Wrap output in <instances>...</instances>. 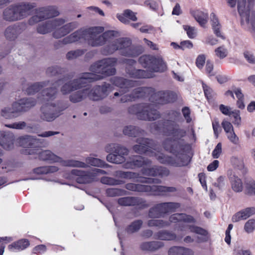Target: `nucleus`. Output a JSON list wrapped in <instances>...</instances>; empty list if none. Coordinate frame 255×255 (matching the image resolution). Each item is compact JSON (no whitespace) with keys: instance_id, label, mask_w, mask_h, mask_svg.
<instances>
[{"instance_id":"nucleus-21","label":"nucleus","mask_w":255,"mask_h":255,"mask_svg":"<svg viewBox=\"0 0 255 255\" xmlns=\"http://www.w3.org/2000/svg\"><path fill=\"white\" fill-rule=\"evenodd\" d=\"M86 85H84L80 89L73 90L68 93V94H70L69 96V100L71 103L73 104L78 103L84 101L87 98H89L88 94L89 92L88 91V89H87V87L83 88ZM61 93L64 95H68V94H64L62 92Z\"/></svg>"},{"instance_id":"nucleus-25","label":"nucleus","mask_w":255,"mask_h":255,"mask_svg":"<svg viewBox=\"0 0 255 255\" xmlns=\"http://www.w3.org/2000/svg\"><path fill=\"white\" fill-rule=\"evenodd\" d=\"M164 161H167L169 164L174 166H182L187 164L188 157L186 154L179 153L176 154L175 157H168L165 161H160L162 163H163Z\"/></svg>"},{"instance_id":"nucleus-5","label":"nucleus","mask_w":255,"mask_h":255,"mask_svg":"<svg viewBox=\"0 0 255 255\" xmlns=\"http://www.w3.org/2000/svg\"><path fill=\"white\" fill-rule=\"evenodd\" d=\"M36 6L35 3L27 2L12 4L3 11V19L8 21L22 20L31 14V10Z\"/></svg>"},{"instance_id":"nucleus-12","label":"nucleus","mask_w":255,"mask_h":255,"mask_svg":"<svg viewBox=\"0 0 255 255\" xmlns=\"http://www.w3.org/2000/svg\"><path fill=\"white\" fill-rule=\"evenodd\" d=\"M88 89L89 99L94 101H98L106 98L112 91V85L106 82L101 85H96L92 88Z\"/></svg>"},{"instance_id":"nucleus-6","label":"nucleus","mask_w":255,"mask_h":255,"mask_svg":"<svg viewBox=\"0 0 255 255\" xmlns=\"http://www.w3.org/2000/svg\"><path fill=\"white\" fill-rule=\"evenodd\" d=\"M129 114L134 115L139 120L154 121L160 118V114L154 106L148 103H140L131 105L128 108Z\"/></svg>"},{"instance_id":"nucleus-23","label":"nucleus","mask_w":255,"mask_h":255,"mask_svg":"<svg viewBox=\"0 0 255 255\" xmlns=\"http://www.w3.org/2000/svg\"><path fill=\"white\" fill-rule=\"evenodd\" d=\"M51 86L43 89L41 93L40 97L38 99L42 102H49L54 100L57 97L58 93L57 88L54 86V83L50 84Z\"/></svg>"},{"instance_id":"nucleus-37","label":"nucleus","mask_w":255,"mask_h":255,"mask_svg":"<svg viewBox=\"0 0 255 255\" xmlns=\"http://www.w3.org/2000/svg\"><path fill=\"white\" fill-rule=\"evenodd\" d=\"M14 136L12 133L4 134L1 138V146L6 150H9L13 147Z\"/></svg>"},{"instance_id":"nucleus-53","label":"nucleus","mask_w":255,"mask_h":255,"mask_svg":"<svg viewBox=\"0 0 255 255\" xmlns=\"http://www.w3.org/2000/svg\"><path fill=\"white\" fill-rule=\"evenodd\" d=\"M84 50L77 49L68 52L66 54V58L68 60H73L82 56L85 53Z\"/></svg>"},{"instance_id":"nucleus-24","label":"nucleus","mask_w":255,"mask_h":255,"mask_svg":"<svg viewBox=\"0 0 255 255\" xmlns=\"http://www.w3.org/2000/svg\"><path fill=\"white\" fill-rule=\"evenodd\" d=\"M37 11L40 13L43 20L53 18L59 15L58 8L54 5H49L37 8Z\"/></svg>"},{"instance_id":"nucleus-36","label":"nucleus","mask_w":255,"mask_h":255,"mask_svg":"<svg viewBox=\"0 0 255 255\" xmlns=\"http://www.w3.org/2000/svg\"><path fill=\"white\" fill-rule=\"evenodd\" d=\"M49 81H45L34 83L27 88L26 92L28 95H33L39 91L41 88L49 86Z\"/></svg>"},{"instance_id":"nucleus-63","label":"nucleus","mask_w":255,"mask_h":255,"mask_svg":"<svg viewBox=\"0 0 255 255\" xmlns=\"http://www.w3.org/2000/svg\"><path fill=\"white\" fill-rule=\"evenodd\" d=\"M202 85L205 96L208 100L211 99L215 95V92L206 84L203 83Z\"/></svg>"},{"instance_id":"nucleus-8","label":"nucleus","mask_w":255,"mask_h":255,"mask_svg":"<svg viewBox=\"0 0 255 255\" xmlns=\"http://www.w3.org/2000/svg\"><path fill=\"white\" fill-rule=\"evenodd\" d=\"M104 28L102 26H94L88 28H81L75 31L77 32L76 41L83 39L88 45L92 47H98L104 45L102 33Z\"/></svg>"},{"instance_id":"nucleus-44","label":"nucleus","mask_w":255,"mask_h":255,"mask_svg":"<svg viewBox=\"0 0 255 255\" xmlns=\"http://www.w3.org/2000/svg\"><path fill=\"white\" fill-rule=\"evenodd\" d=\"M65 69L55 65L48 67L46 69V74L49 77H54L62 75L65 73Z\"/></svg>"},{"instance_id":"nucleus-33","label":"nucleus","mask_w":255,"mask_h":255,"mask_svg":"<svg viewBox=\"0 0 255 255\" xmlns=\"http://www.w3.org/2000/svg\"><path fill=\"white\" fill-rule=\"evenodd\" d=\"M123 132L126 135L130 137H136L143 135L144 131L138 127L129 125L124 128Z\"/></svg>"},{"instance_id":"nucleus-56","label":"nucleus","mask_w":255,"mask_h":255,"mask_svg":"<svg viewBox=\"0 0 255 255\" xmlns=\"http://www.w3.org/2000/svg\"><path fill=\"white\" fill-rule=\"evenodd\" d=\"M67 34L68 33L63 26L60 28L56 29V30L52 33L53 37L56 39L60 38Z\"/></svg>"},{"instance_id":"nucleus-40","label":"nucleus","mask_w":255,"mask_h":255,"mask_svg":"<svg viewBox=\"0 0 255 255\" xmlns=\"http://www.w3.org/2000/svg\"><path fill=\"white\" fill-rule=\"evenodd\" d=\"M130 163L131 166L135 167H141L143 166L150 165L151 164V161L142 156H137L130 162Z\"/></svg>"},{"instance_id":"nucleus-64","label":"nucleus","mask_w":255,"mask_h":255,"mask_svg":"<svg viewBox=\"0 0 255 255\" xmlns=\"http://www.w3.org/2000/svg\"><path fill=\"white\" fill-rule=\"evenodd\" d=\"M225 184V177L222 176H220L218 177L217 181L213 183V185L220 190H222L223 189Z\"/></svg>"},{"instance_id":"nucleus-57","label":"nucleus","mask_w":255,"mask_h":255,"mask_svg":"<svg viewBox=\"0 0 255 255\" xmlns=\"http://www.w3.org/2000/svg\"><path fill=\"white\" fill-rule=\"evenodd\" d=\"M5 127L16 129H22L26 126L25 122L21 121L17 123H13L11 124H5Z\"/></svg>"},{"instance_id":"nucleus-39","label":"nucleus","mask_w":255,"mask_h":255,"mask_svg":"<svg viewBox=\"0 0 255 255\" xmlns=\"http://www.w3.org/2000/svg\"><path fill=\"white\" fill-rule=\"evenodd\" d=\"M85 164L87 165L85 168L88 167L87 164H90L92 166H98L103 168H108L111 166L109 164L106 163L104 160L93 157H87L85 159ZM84 163H85V162Z\"/></svg>"},{"instance_id":"nucleus-18","label":"nucleus","mask_w":255,"mask_h":255,"mask_svg":"<svg viewBox=\"0 0 255 255\" xmlns=\"http://www.w3.org/2000/svg\"><path fill=\"white\" fill-rule=\"evenodd\" d=\"M119 205L124 206H138L140 208H145L149 206L146 201L140 197H125L120 198L118 200Z\"/></svg>"},{"instance_id":"nucleus-59","label":"nucleus","mask_w":255,"mask_h":255,"mask_svg":"<svg viewBox=\"0 0 255 255\" xmlns=\"http://www.w3.org/2000/svg\"><path fill=\"white\" fill-rule=\"evenodd\" d=\"M244 229L248 233L253 232L255 229V220L250 219L248 220L245 225Z\"/></svg>"},{"instance_id":"nucleus-16","label":"nucleus","mask_w":255,"mask_h":255,"mask_svg":"<svg viewBox=\"0 0 255 255\" xmlns=\"http://www.w3.org/2000/svg\"><path fill=\"white\" fill-rule=\"evenodd\" d=\"M65 22L66 20L64 19L61 18L47 20L38 24L36 27V31L40 34H46L62 25Z\"/></svg>"},{"instance_id":"nucleus-17","label":"nucleus","mask_w":255,"mask_h":255,"mask_svg":"<svg viewBox=\"0 0 255 255\" xmlns=\"http://www.w3.org/2000/svg\"><path fill=\"white\" fill-rule=\"evenodd\" d=\"M136 144L132 146L133 150L136 153L142 154L147 152L155 146L154 141L148 138L139 137L136 140Z\"/></svg>"},{"instance_id":"nucleus-10","label":"nucleus","mask_w":255,"mask_h":255,"mask_svg":"<svg viewBox=\"0 0 255 255\" xmlns=\"http://www.w3.org/2000/svg\"><path fill=\"white\" fill-rule=\"evenodd\" d=\"M39 157L42 160L59 162L64 166L76 167H86L87 166L86 164L83 162L78 160L73 159L63 160L61 157L57 156L49 150H43L39 152Z\"/></svg>"},{"instance_id":"nucleus-48","label":"nucleus","mask_w":255,"mask_h":255,"mask_svg":"<svg viewBox=\"0 0 255 255\" xmlns=\"http://www.w3.org/2000/svg\"><path fill=\"white\" fill-rule=\"evenodd\" d=\"M118 36V32L114 30H108L103 33H102V37H103L104 44L107 42L113 40L115 37Z\"/></svg>"},{"instance_id":"nucleus-46","label":"nucleus","mask_w":255,"mask_h":255,"mask_svg":"<svg viewBox=\"0 0 255 255\" xmlns=\"http://www.w3.org/2000/svg\"><path fill=\"white\" fill-rule=\"evenodd\" d=\"M29 245V241L26 239L19 240L8 246L10 249H14L17 250H22L27 248Z\"/></svg>"},{"instance_id":"nucleus-55","label":"nucleus","mask_w":255,"mask_h":255,"mask_svg":"<svg viewBox=\"0 0 255 255\" xmlns=\"http://www.w3.org/2000/svg\"><path fill=\"white\" fill-rule=\"evenodd\" d=\"M35 12L36 14L30 17L28 20L27 23L30 25H33L36 23L43 20L40 14L37 12V8L35 9Z\"/></svg>"},{"instance_id":"nucleus-54","label":"nucleus","mask_w":255,"mask_h":255,"mask_svg":"<svg viewBox=\"0 0 255 255\" xmlns=\"http://www.w3.org/2000/svg\"><path fill=\"white\" fill-rule=\"evenodd\" d=\"M246 193L255 196V181L253 180L248 181L246 183Z\"/></svg>"},{"instance_id":"nucleus-35","label":"nucleus","mask_w":255,"mask_h":255,"mask_svg":"<svg viewBox=\"0 0 255 255\" xmlns=\"http://www.w3.org/2000/svg\"><path fill=\"white\" fill-rule=\"evenodd\" d=\"M168 254V255H194V252L188 248L174 246L169 249Z\"/></svg>"},{"instance_id":"nucleus-13","label":"nucleus","mask_w":255,"mask_h":255,"mask_svg":"<svg viewBox=\"0 0 255 255\" xmlns=\"http://www.w3.org/2000/svg\"><path fill=\"white\" fill-rule=\"evenodd\" d=\"M71 174L77 176L75 180L78 183L87 184L91 183L95 180L96 174H106L107 172L100 169H95L93 171L73 169L71 170Z\"/></svg>"},{"instance_id":"nucleus-38","label":"nucleus","mask_w":255,"mask_h":255,"mask_svg":"<svg viewBox=\"0 0 255 255\" xmlns=\"http://www.w3.org/2000/svg\"><path fill=\"white\" fill-rule=\"evenodd\" d=\"M77 32H73L65 37L61 40H59L54 44L55 48L58 49L62 45L76 42Z\"/></svg>"},{"instance_id":"nucleus-11","label":"nucleus","mask_w":255,"mask_h":255,"mask_svg":"<svg viewBox=\"0 0 255 255\" xmlns=\"http://www.w3.org/2000/svg\"><path fill=\"white\" fill-rule=\"evenodd\" d=\"M180 207V204L175 202H165L155 205L150 208L148 217L150 218H159L170 212H174Z\"/></svg>"},{"instance_id":"nucleus-43","label":"nucleus","mask_w":255,"mask_h":255,"mask_svg":"<svg viewBox=\"0 0 255 255\" xmlns=\"http://www.w3.org/2000/svg\"><path fill=\"white\" fill-rule=\"evenodd\" d=\"M232 189L236 192L242 191L243 189V183L241 179L233 175L230 177Z\"/></svg>"},{"instance_id":"nucleus-58","label":"nucleus","mask_w":255,"mask_h":255,"mask_svg":"<svg viewBox=\"0 0 255 255\" xmlns=\"http://www.w3.org/2000/svg\"><path fill=\"white\" fill-rule=\"evenodd\" d=\"M216 55L220 59L226 57L228 55V50L223 46L218 47L215 50Z\"/></svg>"},{"instance_id":"nucleus-27","label":"nucleus","mask_w":255,"mask_h":255,"mask_svg":"<svg viewBox=\"0 0 255 255\" xmlns=\"http://www.w3.org/2000/svg\"><path fill=\"white\" fill-rule=\"evenodd\" d=\"M255 214V207H248L241 210L233 216L232 221L237 222L244 220Z\"/></svg>"},{"instance_id":"nucleus-47","label":"nucleus","mask_w":255,"mask_h":255,"mask_svg":"<svg viewBox=\"0 0 255 255\" xmlns=\"http://www.w3.org/2000/svg\"><path fill=\"white\" fill-rule=\"evenodd\" d=\"M21 105L23 107L24 111H27L36 104V101L33 98H25L20 100Z\"/></svg>"},{"instance_id":"nucleus-19","label":"nucleus","mask_w":255,"mask_h":255,"mask_svg":"<svg viewBox=\"0 0 255 255\" xmlns=\"http://www.w3.org/2000/svg\"><path fill=\"white\" fill-rule=\"evenodd\" d=\"M26 28V23L24 22L8 26L5 30L4 35L6 38L9 40H14L18 35L21 33Z\"/></svg>"},{"instance_id":"nucleus-22","label":"nucleus","mask_w":255,"mask_h":255,"mask_svg":"<svg viewBox=\"0 0 255 255\" xmlns=\"http://www.w3.org/2000/svg\"><path fill=\"white\" fill-rule=\"evenodd\" d=\"M142 174L148 176H159L161 177L167 176L169 171L166 167L153 166L150 168H142L141 169Z\"/></svg>"},{"instance_id":"nucleus-49","label":"nucleus","mask_w":255,"mask_h":255,"mask_svg":"<svg viewBox=\"0 0 255 255\" xmlns=\"http://www.w3.org/2000/svg\"><path fill=\"white\" fill-rule=\"evenodd\" d=\"M1 116L5 119H10L17 117V115H14V112L11 107H5L1 110Z\"/></svg>"},{"instance_id":"nucleus-42","label":"nucleus","mask_w":255,"mask_h":255,"mask_svg":"<svg viewBox=\"0 0 255 255\" xmlns=\"http://www.w3.org/2000/svg\"><path fill=\"white\" fill-rule=\"evenodd\" d=\"M193 16L199 24L204 27L207 23L208 19V14L201 11H194Z\"/></svg>"},{"instance_id":"nucleus-30","label":"nucleus","mask_w":255,"mask_h":255,"mask_svg":"<svg viewBox=\"0 0 255 255\" xmlns=\"http://www.w3.org/2000/svg\"><path fill=\"white\" fill-rule=\"evenodd\" d=\"M155 238L163 241H179L182 237L177 236L173 232L168 230H161L155 234Z\"/></svg>"},{"instance_id":"nucleus-51","label":"nucleus","mask_w":255,"mask_h":255,"mask_svg":"<svg viewBox=\"0 0 255 255\" xmlns=\"http://www.w3.org/2000/svg\"><path fill=\"white\" fill-rule=\"evenodd\" d=\"M101 182L105 184L110 185H117L123 183L122 181L117 180L112 177H103L101 179Z\"/></svg>"},{"instance_id":"nucleus-7","label":"nucleus","mask_w":255,"mask_h":255,"mask_svg":"<svg viewBox=\"0 0 255 255\" xmlns=\"http://www.w3.org/2000/svg\"><path fill=\"white\" fill-rule=\"evenodd\" d=\"M69 107L68 102L63 100L44 104L40 109L39 117L43 121L52 122L61 115L63 112Z\"/></svg>"},{"instance_id":"nucleus-29","label":"nucleus","mask_w":255,"mask_h":255,"mask_svg":"<svg viewBox=\"0 0 255 255\" xmlns=\"http://www.w3.org/2000/svg\"><path fill=\"white\" fill-rule=\"evenodd\" d=\"M164 246L163 242L161 241L144 242L140 244V249L143 251L155 252Z\"/></svg>"},{"instance_id":"nucleus-31","label":"nucleus","mask_w":255,"mask_h":255,"mask_svg":"<svg viewBox=\"0 0 255 255\" xmlns=\"http://www.w3.org/2000/svg\"><path fill=\"white\" fill-rule=\"evenodd\" d=\"M171 223H177L178 222H184L185 223H195V219L191 215L183 213H175L171 215L168 221Z\"/></svg>"},{"instance_id":"nucleus-26","label":"nucleus","mask_w":255,"mask_h":255,"mask_svg":"<svg viewBox=\"0 0 255 255\" xmlns=\"http://www.w3.org/2000/svg\"><path fill=\"white\" fill-rule=\"evenodd\" d=\"M111 82L114 85L120 87L122 90H127L132 88L136 83L135 81L119 77H114L111 79Z\"/></svg>"},{"instance_id":"nucleus-9","label":"nucleus","mask_w":255,"mask_h":255,"mask_svg":"<svg viewBox=\"0 0 255 255\" xmlns=\"http://www.w3.org/2000/svg\"><path fill=\"white\" fill-rule=\"evenodd\" d=\"M105 149L107 152L110 153L107 156V160L116 164L124 162L126 161L125 156L127 155L129 152L127 147L116 143L107 144Z\"/></svg>"},{"instance_id":"nucleus-52","label":"nucleus","mask_w":255,"mask_h":255,"mask_svg":"<svg viewBox=\"0 0 255 255\" xmlns=\"http://www.w3.org/2000/svg\"><path fill=\"white\" fill-rule=\"evenodd\" d=\"M246 0H238V10L241 15H248L249 8L246 6Z\"/></svg>"},{"instance_id":"nucleus-20","label":"nucleus","mask_w":255,"mask_h":255,"mask_svg":"<svg viewBox=\"0 0 255 255\" xmlns=\"http://www.w3.org/2000/svg\"><path fill=\"white\" fill-rule=\"evenodd\" d=\"M19 143L25 148H36L45 146L47 143L44 139L26 135L20 138Z\"/></svg>"},{"instance_id":"nucleus-45","label":"nucleus","mask_w":255,"mask_h":255,"mask_svg":"<svg viewBox=\"0 0 255 255\" xmlns=\"http://www.w3.org/2000/svg\"><path fill=\"white\" fill-rule=\"evenodd\" d=\"M143 222L141 220H137L132 222L126 228V231L128 234H132L136 232L141 228Z\"/></svg>"},{"instance_id":"nucleus-4","label":"nucleus","mask_w":255,"mask_h":255,"mask_svg":"<svg viewBox=\"0 0 255 255\" xmlns=\"http://www.w3.org/2000/svg\"><path fill=\"white\" fill-rule=\"evenodd\" d=\"M117 50L121 55L130 57H137L143 52L141 46L132 45L131 40L127 37L117 39L104 46L102 52L103 54L108 55L114 53Z\"/></svg>"},{"instance_id":"nucleus-1","label":"nucleus","mask_w":255,"mask_h":255,"mask_svg":"<svg viewBox=\"0 0 255 255\" xmlns=\"http://www.w3.org/2000/svg\"><path fill=\"white\" fill-rule=\"evenodd\" d=\"M116 58L103 59L92 64L89 68L91 72L82 73L73 79L64 83L60 91L64 94L81 88L84 85L103 79L104 77L114 75L116 73L115 66L117 62Z\"/></svg>"},{"instance_id":"nucleus-2","label":"nucleus","mask_w":255,"mask_h":255,"mask_svg":"<svg viewBox=\"0 0 255 255\" xmlns=\"http://www.w3.org/2000/svg\"><path fill=\"white\" fill-rule=\"evenodd\" d=\"M182 119L180 113L176 111H168L164 121L152 123L150 128L152 132L171 136L174 140L180 139L186 135V130L180 127L178 123Z\"/></svg>"},{"instance_id":"nucleus-28","label":"nucleus","mask_w":255,"mask_h":255,"mask_svg":"<svg viewBox=\"0 0 255 255\" xmlns=\"http://www.w3.org/2000/svg\"><path fill=\"white\" fill-rule=\"evenodd\" d=\"M153 92V88L151 87H138L132 90L131 94L132 99L135 101L137 99L149 97V95Z\"/></svg>"},{"instance_id":"nucleus-15","label":"nucleus","mask_w":255,"mask_h":255,"mask_svg":"<svg viewBox=\"0 0 255 255\" xmlns=\"http://www.w3.org/2000/svg\"><path fill=\"white\" fill-rule=\"evenodd\" d=\"M114 175L118 178L124 179H135L139 178L138 181L142 183L159 184L161 180L157 178H147L139 176V174L136 172L130 171H123L118 170L115 172Z\"/></svg>"},{"instance_id":"nucleus-34","label":"nucleus","mask_w":255,"mask_h":255,"mask_svg":"<svg viewBox=\"0 0 255 255\" xmlns=\"http://www.w3.org/2000/svg\"><path fill=\"white\" fill-rule=\"evenodd\" d=\"M152 190L151 192H154L156 195L165 196L169 193L175 192L177 189L174 187H167L165 186H151Z\"/></svg>"},{"instance_id":"nucleus-60","label":"nucleus","mask_w":255,"mask_h":255,"mask_svg":"<svg viewBox=\"0 0 255 255\" xmlns=\"http://www.w3.org/2000/svg\"><path fill=\"white\" fill-rule=\"evenodd\" d=\"M172 141L169 139H166L163 143V145L165 150L170 152L176 153L178 150L174 149L173 145L171 144Z\"/></svg>"},{"instance_id":"nucleus-61","label":"nucleus","mask_w":255,"mask_h":255,"mask_svg":"<svg viewBox=\"0 0 255 255\" xmlns=\"http://www.w3.org/2000/svg\"><path fill=\"white\" fill-rule=\"evenodd\" d=\"M10 107L11 108L13 112H14V115H17V117L18 116L19 113L21 112H25L23 108V107L22 105H21L20 100H19L18 102L13 103Z\"/></svg>"},{"instance_id":"nucleus-41","label":"nucleus","mask_w":255,"mask_h":255,"mask_svg":"<svg viewBox=\"0 0 255 255\" xmlns=\"http://www.w3.org/2000/svg\"><path fill=\"white\" fill-rule=\"evenodd\" d=\"M211 21L212 22V26L214 30V33L218 37L224 39V37L222 35L220 32L221 25L219 23L218 18L216 17L214 13H212L210 15Z\"/></svg>"},{"instance_id":"nucleus-32","label":"nucleus","mask_w":255,"mask_h":255,"mask_svg":"<svg viewBox=\"0 0 255 255\" xmlns=\"http://www.w3.org/2000/svg\"><path fill=\"white\" fill-rule=\"evenodd\" d=\"M117 17L121 22L126 24L130 23L129 20L133 21L137 20L136 13L128 9L125 10L123 13L118 14Z\"/></svg>"},{"instance_id":"nucleus-50","label":"nucleus","mask_w":255,"mask_h":255,"mask_svg":"<svg viewBox=\"0 0 255 255\" xmlns=\"http://www.w3.org/2000/svg\"><path fill=\"white\" fill-rule=\"evenodd\" d=\"M124 190L119 188H109L106 190V194L109 197L120 196L125 194Z\"/></svg>"},{"instance_id":"nucleus-3","label":"nucleus","mask_w":255,"mask_h":255,"mask_svg":"<svg viewBox=\"0 0 255 255\" xmlns=\"http://www.w3.org/2000/svg\"><path fill=\"white\" fill-rule=\"evenodd\" d=\"M138 61L143 67L148 69L149 71L136 69L132 66H127L126 72L131 78H151L154 76L153 73H162L167 69L166 63L161 57L144 55L139 57Z\"/></svg>"},{"instance_id":"nucleus-62","label":"nucleus","mask_w":255,"mask_h":255,"mask_svg":"<svg viewBox=\"0 0 255 255\" xmlns=\"http://www.w3.org/2000/svg\"><path fill=\"white\" fill-rule=\"evenodd\" d=\"M79 25V24L77 21H73L68 23L63 26L68 34L70 33L72 31L77 28Z\"/></svg>"},{"instance_id":"nucleus-14","label":"nucleus","mask_w":255,"mask_h":255,"mask_svg":"<svg viewBox=\"0 0 255 255\" xmlns=\"http://www.w3.org/2000/svg\"><path fill=\"white\" fill-rule=\"evenodd\" d=\"M175 95L172 92L160 91L153 92L150 94L149 100L152 103L158 104H165L173 102L176 100Z\"/></svg>"}]
</instances>
